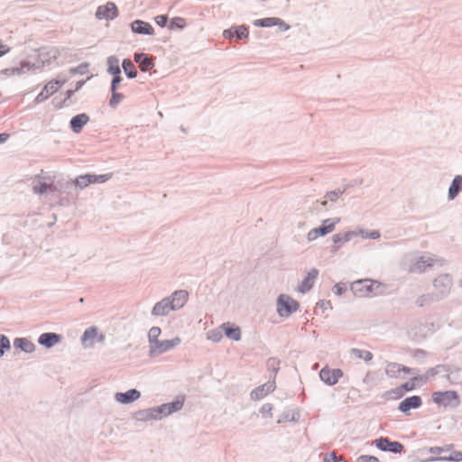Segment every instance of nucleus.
Instances as JSON below:
<instances>
[{
    "label": "nucleus",
    "instance_id": "43",
    "mask_svg": "<svg viewBox=\"0 0 462 462\" xmlns=\"http://www.w3.org/2000/svg\"><path fill=\"white\" fill-rule=\"evenodd\" d=\"M235 33L238 39H245L248 36V30L244 26L236 29Z\"/></svg>",
    "mask_w": 462,
    "mask_h": 462
},
{
    "label": "nucleus",
    "instance_id": "28",
    "mask_svg": "<svg viewBox=\"0 0 462 462\" xmlns=\"http://www.w3.org/2000/svg\"><path fill=\"white\" fill-rule=\"evenodd\" d=\"M14 346L21 348L26 353H32L35 346L34 345L26 338H18L14 341Z\"/></svg>",
    "mask_w": 462,
    "mask_h": 462
},
{
    "label": "nucleus",
    "instance_id": "16",
    "mask_svg": "<svg viewBox=\"0 0 462 462\" xmlns=\"http://www.w3.org/2000/svg\"><path fill=\"white\" fill-rule=\"evenodd\" d=\"M189 293L187 291L180 290L175 291L170 299L171 310H179L182 308L188 301Z\"/></svg>",
    "mask_w": 462,
    "mask_h": 462
},
{
    "label": "nucleus",
    "instance_id": "27",
    "mask_svg": "<svg viewBox=\"0 0 462 462\" xmlns=\"http://www.w3.org/2000/svg\"><path fill=\"white\" fill-rule=\"evenodd\" d=\"M53 189L52 183H47L42 179L39 178L35 180L33 185V191L37 194H43L48 190Z\"/></svg>",
    "mask_w": 462,
    "mask_h": 462
},
{
    "label": "nucleus",
    "instance_id": "26",
    "mask_svg": "<svg viewBox=\"0 0 462 462\" xmlns=\"http://www.w3.org/2000/svg\"><path fill=\"white\" fill-rule=\"evenodd\" d=\"M462 190V176L457 175L454 178L448 189V198L454 199Z\"/></svg>",
    "mask_w": 462,
    "mask_h": 462
},
{
    "label": "nucleus",
    "instance_id": "30",
    "mask_svg": "<svg viewBox=\"0 0 462 462\" xmlns=\"http://www.w3.org/2000/svg\"><path fill=\"white\" fill-rule=\"evenodd\" d=\"M405 393H403L402 389L401 388V386H398L394 389H392L390 391H387L385 393H384V396L387 400H398L400 398H402Z\"/></svg>",
    "mask_w": 462,
    "mask_h": 462
},
{
    "label": "nucleus",
    "instance_id": "8",
    "mask_svg": "<svg viewBox=\"0 0 462 462\" xmlns=\"http://www.w3.org/2000/svg\"><path fill=\"white\" fill-rule=\"evenodd\" d=\"M112 177V173L100 174V175H92L86 174L78 177L75 180L77 186L81 189L88 187L92 183H102L108 180Z\"/></svg>",
    "mask_w": 462,
    "mask_h": 462
},
{
    "label": "nucleus",
    "instance_id": "10",
    "mask_svg": "<svg viewBox=\"0 0 462 462\" xmlns=\"http://www.w3.org/2000/svg\"><path fill=\"white\" fill-rule=\"evenodd\" d=\"M118 10L114 3L108 2L97 7L96 17L99 20H112L117 17Z\"/></svg>",
    "mask_w": 462,
    "mask_h": 462
},
{
    "label": "nucleus",
    "instance_id": "5",
    "mask_svg": "<svg viewBox=\"0 0 462 462\" xmlns=\"http://www.w3.org/2000/svg\"><path fill=\"white\" fill-rule=\"evenodd\" d=\"M180 343V337H174L171 340H159L155 341L150 346V354L152 356L162 355L178 346Z\"/></svg>",
    "mask_w": 462,
    "mask_h": 462
},
{
    "label": "nucleus",
    "instance_id": "44",
    "mask_svg": "<svg viewBox=\"0 0 462 462\" xmlns=\"http://www.w3.org/2000/svg\"><path fill=\"white\" fill-rule=\"evenodd\" d=\"M378 458L374 456L363 455L357 457L356 462H378Z\"/></svg>",
    "mask_w": 462,
    "mask_h": 462
},
{
    "label": "nucleus",
    "instance_id": "4",
    "mask_svg": "<svg viewBox=\"0 0 462 462\" xmlns=\"http://www.w3.org/2000/svg\"><path fill=\"white\" fill-rule=\"evenodd\" d=\"M299 309V303L288 295H281L277 300V311L282 317H288Z\"/></svg>",
    "mask_w": 462,
    "mask_h": 462
},
{
    "label": "nucleus",
    "instance_id": "37",
    "mask_svg": "<svg viewBox=\"0 0 462 462\" xmlns=\"http://www.w3.org/2000/svg\"><path fill=\"white\" fill-rule=\"evenodd\" d=\"M186 26V21L182 17H174L171 22V29H183Z\"/></svg>",
    "mask_w": 462,
    "mask_h": 462
},
{
    "label": "nucleus",
    "instance_id": "7",
    "mask_svg": "<svg viewBox=\"0 0 462 462\" xmlns=\"http://www.w3.org/2000/svg\"><path fill=\"white\" fill-rule=\"evenodd\" d=\"M432 453L439 455L441 460L447 461H462V452L458 450H453L452 446L447 447H436L431 448Z\"/></svg>",
    "mask_w": 462,
    "mask_h": 462
},
{
    "label": "nucleus",
    "instance_id": "48",
    "mask_svg": "<svg viewBox=\"0 0 462 462\" xmlns=\"http://www.w3.org/2000/svg\"><path fill=\"white\" fill-rule=\"evenodd\" d=\"M438 373H439L438 367L430 368L425 373L424 378L429 379V378L434 377L436 374H438Z\"/></svg>",
    "mask_w": 462,
    "mask_h": 462
},
{
    "label": "nucleus",
    "instance_id": "52",
    "mask_svg": "<svg viewBox=\"0 0 462 462\" xmlns=\"http://www.w3.org/2000/svg\"><path fill=\"white\" fill-rule=\"evenodd\" d=\"M110 71L111 73L116 74V76H117L120 73V69L118 66H116V68H110Z\"/></svg>",
    "mask_w": 462,
    "mask_h": 462
},
{
    "label": "nucleus",
    "instance_id": "39",
    "mask_svg": "<svg viewBox=\"0 0 462 462\" xmlns=\"http://www.w3.org/2000/svg\"><path fill=\"white\" fill-rule=\"evenodd\" d=\"M265 387H267L268 392L273 391L274 388L273 383L264 384L262 387L256 388L254 393L259 398L263 397L266 394V393L264 392Z\"/></svg>",
    "mask_w": 462,
    "mask_h": 462
},
{
    "label": "nucleus",
    "instance_id": "46",
    "mask_svg": "<svg viewBox=\"0 0 462 462\" xmlns=\"http://www.w3.org/2000/svg\"><path fill=\"white\" fill-rule=\"evenodd\" d=\"M346 285L344 283H337L334 288L333 291L337 295H342L346 291Z\"/></svg>",
    "mask_w": 462,
    "mask_h": 462
},
{
    "label": "nucleus",
    "instance_id": "15",
    "mask_svg": "<svg viewBox=\"0 0 462 462\" xmlns=\"http://www.w3.org/2000/svg\"><path fill=\"white\" fill-rule=\"evenodd\" d=\"M421 404V398L418 395H413L402 401L399 404V410L403 413H408L411 409H417Z\"/></svg>",
    "mask_w": 462,
    "mask_h": 462
},
{
    "label": "nucleus",
    "instance_id": "23",
    "mask_svg": "<svg viewBox=\"0 0 462 462\" xmlns=\"http://www.w3.org/2000/svg\"><path fill=\"white\" fill-rule=\"evenodd\" d=\"M88 121H89V117L88 115H86V114L77 115L76 116L72 117L70 120L71 130L76 134L80 133L83 126L85 125H87L88 123Z\"/></svg>",
    "mask_w": 462,
    "mask_h": 462
},
{
    "label": "nucleus",
    "instance_id": "32",
    "mask_svg": "<svg viewBox=\"0 0 462 462\" xmlns=\"http://www.w3.org/2000/svg\"><path fill=\"white\" fill-rule=\"evenodd\" d=\"M351 352L353 355H355L356 357L359 359H365L366 362L371 361L373 359V354L370 351H364L354 348L352 349Z\"/></svg>",
    "mask_w": 462,
    "mask_h": 462
},
{
    "label": "nucleus",
    "instance_id": "34",
    "mask_svg": "<svg viewBox=\"0 0 462 462\" xmlns=\"http://www.w3.org/2000/svg\"><path fill=\"white\" fill-rule=\"evenodd\" d=\"M420 379H422V377L415 376L411 378L409 382H406L401 384L400 386L402 389L403 393H406L407 392L414 390L416 388L415 382Z\"/></svg>",
    "mask_w": 462,
    "mask_h": 462
},
{
    "label": "nucleus",
    "instance_id": "22",
    "mask_svg": "<svg viewBox=\"0 0 462 462\" xmlns=\"http://www.w3.org/2000/svg\"><path fill=\"white\" fill-rule=\"evenodd\" d=\"M115 398L120 403H130L140 398V393L135 389H131L126 393H117Z\"/></svg>",
    "mask_w": 462,
    "mask_h": 462
},
{
    "label": "nucleus",
    "instance_id": "25",
    "mask_svg": "<svg viewBox=\"0 0 462 462\" xmlns=\"http://www.w3.org/2000/svg\"><path fill=\"white\" fill-rule=\"evenodd\" d=\"M60 340L59 335L55 333H43L39 337V343L47 347H51Z\"/></svg>",
    "mask_w": 462,
    "mask_h": 462
},
{
    "label": "nucleus",
    "instance_id": "40",
    "mask_svg": "<svg viewBox=\"0 0 462 462\" xmlns=\"http://www.w3.org/2000/svg\"><path fill=\"white\" fill-rule=\"evenodd\" d=\"M356 235H360L362 237H365V238H372V239H376L380 236V233L378 230H374L370 233H366L363 230H359L357 233H356Z\"/></svg>",
    "mask_w": 462,
    "mask_h": 462
},
{
    "label": "nucleus",
    "instance_id": "38",
    "mask_svg": "<svg viewBox=\"0 0 462 462\" xmlns=\"http://www.w3.org/2000/svg\"><path fill=\"white\" fill-rule=\"evenodd\" d=\"M124 98V95L117 93L116 90H112V97L109 101V105L112 107H116Z\"/></svg>",
    "mask_w": 462,
    "mask_h": 462
},
{
    "label": "nucleus",
    "instance_id": "6",
    "mask_svg": "<svg viewBox=\"0 0 462 462\" xmlns=\"http://www.w3.org/2000/svg\"><path fill=\"white\" fill-rule=\"evenodd\" d=\"M340 221L339 218L335 220L326 219L323 221V225L319 227L313 228L309 231L307 235V238L309 241H313L317 239L320 236H325L335 229V226L337 223Z\"/></svg>",
    "mask_w": 462,
    "mask_h": 462
},
{
    "label": "nucleus",
    "instance_id": "19",
    "mask_svg": "<svg viewBox=\"0 0 462 462\" xmlns=\"http://www.w3.org/2000/svg\"><path fill=\"white\" fill-rule=\"evenodd\" d=\"M104 339V336L99 334L96 328H89L85 330L82 336V343L92 346L96 341L101 342Z\"/></svg>",
    "mask_w": 462,
    "mask_h": 462
},
{
    "label": "nucleus",
    "instance_id": "18",
    "mask_svg": "<svg viewBox=\"0 0 462 462\" xmlns=\"http://www.w3.org/2000/svg\"><path fill=\"white\" fill-rule=\"evenodd\" d=\"M220 329L229 339L234 341H239L241 339V329L238 326L226 322L220 326Z\"/></svg>",
    "mask_w": 462,
    "mask_h": 462
},
{
    "label": "nucleus",
    "instance_id": "17",
    "mask_svg": "<svg viewBox=\"0 0 462 462\" xmlns=\"http://www.w3.org/2000/svg\"><path fill=\"white\" fill-rule=\"evenodd\" d=\"M319 271L317 269H311L298 287V291L300 293L309 291L314 285L316 279L318 278Z\"/></svg>",
    "mask_w": 462,
    "mask_h": 462
},
{
    "label": "nucleus",
    "instance_id": "24",
    "mask_svg": "<svg viewBox=\"0 0 462 462\" xmlns=\"http://www.w3.org/2000/svg\"><path fill=\"white\" fill-rule=\"evenodd\" d=\"M170 310H172L171 308L170 299H163L154 305L152 314L155 316H164L167 315Z\"/></svg>",
    "mask_w": 462,
    "mask_h": 462
},
{
    "label": "nucleus",
    "instance_id": "9",
    "mask_svg": "<svg viewBox=\"0 0 462 462\" xmlns=\"http://www.w3.org/2000/svg\"><path fill=\"white\" fill-rule=\"evenodd\" d=\"M343 376L341 369H331L328 366L323 367L319 372L320 379L328 385L336 384Z\"/></svg>",
    "mask_w": 462,
    "mask_h": 462
},
{
    "label": "nucleus",
    "instance_id": "36",
    "mask_svg": "<svg viewBox=\"0 0 462 462\" xmlns=\"http://www.w3.org/2000/svg\"><path fill=\"white\" fill-rule=\"evenodd\" d=\"M160 335H161V328L158 327H152L149 330L148 337H149L150 346H152L155 341H159L158 337Z\"/></svg>",
    "mask_w": 462,
    "mask_h": 462
},
{
    "label": "nucleus",
    "instance_id": "21",
    "mask_svg": "<svg viewBox=\"0 0 462 462\" xmlns=\"http://www.w3.org/2000/svg\"><path fill=\"white\" fill-rule=\"evenodd\" d=\"M131 29L134 32L138 34H148L152 35L154 32L152 26L142 20H135L131 23Z\"/></svg>",
    "mask_w": 462,
    "mask_h": 462
},
{
    "label": "nucleus",
    "instance_id": "13",
    "mask_svg": "<svg viewBox=\"0 0 462 462\" xmlns=\"http://www.w3.org/2000/svg\"><path fill=\"white\" fill-rule=\"evenodd\" d=\"M184 403V398H180L172 402L165 403L161 405L158 409L154 410V412L167 416L174 411H180Z\"/></svg>",
    "mask_w": 462,
    "mask_h": 462
},
{
    "label": "nucleus",
    "instance_id": "49",
    "mask_svg": "<svg viewBox=\"0 0 462 462\" xmlns=\"http://www.w3.org/2000/svg\"><path fill=\"white\" fill-rule=\"evenodd\" d=\"M122 78L119 75L116 76L112 80L111 90H116Z\"/></svg>",
    "mask_w": 462,
    "mask_h": 462
},
{
    "label": "nucleus",
    "instance_id": "33",
    "mask_svg": "<svg viewBox=\"0 0 462 462\" xmlns=\"http://www.w3.org/2000/svg\"><path fill=\"white\" fill-rule=\"evenodd\" d=\"M355 232H346L344 234H337L333 236L334 243H344L347 242L351 239L353 236H356Z\"/></svg>",
    "mask_w": 462,
    "mask_h": 462
},
{
    "label": "nucleus",
    "instance_id": "45",
    "mask_svg": "<svg viewBox=\"0 0 462 462\" xmlns=\"http://www.w3.org/2000/svg\"><path fill=\"white\" fill-rule=\"evenodd\" d=\"M208 338L214 342H218L222 338L221 332L216 330L210 331L208 334Z\"/></svg>",
    "mask_w": 462,
    "mask_h": 462
},
{
    "label": "nucleus",
    "instance_id": "53",
    "mask_svg": "<svg viewBox=\"0 0 462 462\" xmlns=\"http://www.w3.org/2000/svg\"><path fill=\"white\" fill-rule=\"evenodd\" d=\"M224 36L226 38H231L233 36V32L231 30H226L224 32Z\"/></svg>",
    "mask_w": 462,
    "mask_h": 462
},
{
    "label": "nucleus",
    "instance_id": "47",
    "mask_svg": "<svg viewBox=\"0 0 462 462\" xmlns=\"http://www.w3.org/2000/svg\"><path fill=\"white\" fill-rule=\"evenodd\" d=\"M154 20L159 26L163 27L166 25L168 18L166 15H157Z\"/></svg>",
    "mask_w": 462,
    "mask_h": 462
},
{
    "label": "nucleus",
    "instance_id": "20",
    "mask_svg": "<svg viewBox=\"0 0 462 462\" xmlns=\"http://www.w3.org/2000/svg\"><path fill=\"white\" fill-rule=\"evenodd\" d=\"M134 61L139 65L142 71H150L154 67L153 59L147 54L139 53L134 55Z\"/></svg>",
    "mask_w": 462,
    "mask_h": 462
},
{
    "label": "nucleus",
    "instance_id": "51",
    "mask_svg": "<svg viewBox=\"0 0 462 462\" xmlns=\"http://www.w3.org/2000/svg\"><path fill=\"white\" fill-rule=\"evenodd\" d=\"M9 134L6 133L0 134V143H5L9 139Z\"/></svg>",
    "mask_w": 462,
    "mask_h": 462
},
{
    "label": "nucleus",
    "instance_id": "2",
    "mask_svg": "<svg viewBox=\"0 0 462 462\" xmlns=\"http://www.w3.org/2000/svg\"><path fill=\"white\" fill-rule=\"evenodd\" d=\"M435 404L442 407L457 406L460 402L459 396L456 391H439L431 394Z\"/></svg>",
    "mask_w": 462,
    "mask_h": 462
},
{
    "label": "nucleus",
    "instance_id": "54",
    "mask_svg": "<svg viewBox=\"0 0 462 462\" xmlns=\"http://www.w3.org/2000/svg\"><path fill=\"white\" fill-rule=\"evenodd\" d=\"M337 197H338V195L336 192L328 194V198H329L330 199H334L335 198H337Z\"/></svg>",
    "mask_w": 462,
    "mask_h": 462
},
{
    "label": "nucleus",
    "instance_id": "12",
    "mask_svg": "<svg viewBox=\"0 0 462 462\" xmlns=\"http://www.w3.org/2000/svg\"><path fill=\"white\" fill-rule=\"evenodd\" d=\"M375 446L382 450L401 453L403 446L397 441H390L387 438H380L375 440Z\"/></svg>",
    "mask_w": 462,
    "mask_h": 462
},
{
    "label": "nucleus",
    "instance_id": "41",
    "mask_svg": "<svg viewBox=\"0 0 462 462\" xmlns=\"http://www.w3.org/2000/svg\"><path fill=\"white\" fill-rule=\"evenodd\" d=\"M9 347H10L9 339L5 336L0 335V356H2L4 355V349H8Z\"/></svg>",
    "mask_w": 462,
    "mask_h": 462
},
{
    "label": "nucleus",
    "instance_id": "42",
    "mask_svg": "<svg viewBox=\"0 0 462 462\" xmlns=\"http://www.w3.org/2000/svg\"><path fill=\"white\" fill-rule=\"evenodd\" d=\"M280 361L275 357H271L267 360V366L276 373L279 369Z\"/></svg>",
    "mask_w": 462,
    "mask_h": 462
},
{
    "label": "nucleus",
    "instance_id": "31",
    "mask_svg": "<svg viewBox=\"0 0 462 462\" xmlns=\"http://www.w3.org/2000/svg\"><path fill=\"white\" fill-rule=\"evenodd\" d=\"M433 259L421 257L413 266L414 271H424L426 267L431 266Z\"/></svg>",
    "mask_w": 462,
    "mask_h": 462
},
{
    "label": "nucleus",
    "instance_id": "11",
    "mask_svg": "<svg viewBox=\"0 0 462 462\" xmlns=\"http://www.w3.org/2000/svg\"><path fill=\"white\" fill-rule=\"evenodd\" d=\"M402 373L409 374L412 369L398 363H388L385 368V374L392 378H400Z\"/></svg>",
    "mask_w": 462,
    "mask_h": 462
},
{
    "label": "nucleus",
    "instance_id": "1",
    "mask_svg": "<svg viewBox=\"0 0 462 462\" xmlns=\"http://www.w3.org/2000/svg\"><path fill=\"white\" fill-rule=\"evenodd\" d=\"M382 284L376 281L365 279L355 282L352 284V291L359 297H366L376 294Z\"/></svg>",
    "mask_w": 462,
    "mask_h": 462
},
{
    "label": "nucleus",
    "instance_id": "29",
    "mask_svg": "<svg viewBox=\"0 0 462 462\" xmlns=\"http://www.w3.org/2000/svg\"><path fill=\"white\" fill-rule=\"evenodd\" d=\"M122 65L125 72L129 78L133 79L136 77L137 72L134 64L130 60H124Z\"/></svg>",
    "mask_w": 462,
    "mask_h": 462
},
{
    "label": "nucleus",
    "instance_id": "50",
    "mask_svg": "<svg viewBox=\"0 0 462 462\" xmlns=\"http://www.w3.org/2000/svg\"><path fill=\"white\" fill-rule=\"evenodd\" d=\"M317 305L323 310L332 309V305L329 300H320Z\"/></svg>",
    "mask_w": 462,
    "mask_h": 462
},
{
    "label": "nucleus",
    "instance_id": "14",
    "mask_svg": "<svg viewBox=\"0 0 462 462\" xmlns=\"http://www.w3.org/2000/svg\"><path fill=\"white\" fill-rule=\"evenodd\" d=\"M254 24L262 27L278 26L281 31H287L290 28V25H288L284 21L277 17L260 19L255 21Z\"/></svg>",
    "mask_w": 462,
    "mask_h": 462
},
{
    "label": "nucleus",
    "instance_id": "35",
    "mask_svg": "<svg viewBox=\"0 0 462 462\" xmlns=\"http://www.w3.org/2000/svg\"><path fill=\"white\" fill-rule=\"evenodd\" d=\"M323 462H347L342 456L337 457L336 452L326 453L323 457Z\"/></svg>",
    "mask_w": 462,
    "mask_h": 462
},
{
    "label": "nucleus",
    "instance_id": "3",
    "mask_svg": "<svg viewBox=\"0 0 462 462\" xmlns=\"http://www.w3.org/2000/svg\"><path fill=\"white\" fill-rule=\"evenodd\" d=\"M65 83V80L52 79L48 81L42 91L34 98L35 104H40L47 100L50 97L55 94Z\"/></svg>",
    "mask_w": 462,
    "mask_h": 462
}]
</instances>
